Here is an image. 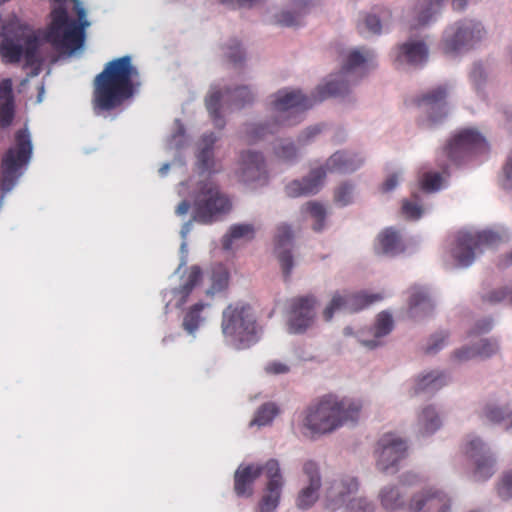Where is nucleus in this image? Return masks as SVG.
Wrapping results in <instances>:
<instances>
[{
	"label": "nucleus",
	"instance_id": "nucleus-1",
	"mask_svg": "<svg viewBox=\"0 0 512 512\" xmlns=\"http://www.w3.org/2000/svg\"><path fill=\"white\" fill-rule=\"evenodd\" d=\"M371 53L353 50L347 56L342 67L340 78L350 77L353 71L371 58ZM349 91L348 81L344 79L331 80L323 86H318L312 98L302 94L300 90H279L273 96L272 109L275 118L272 122L251 124L247 126L246 137L249 143L264 139L268 134L276 133L281 127L293 126L301 121V114L315 103L328 97L341 96Z\"/></svg>",
	"mask_w": 512,
	"mask_h": 512
},
{
	"label": "nucleus",
	"instance_id": "nucleus-2",
	"mask_svg": "<svg viewBox=\"0 0 512 512\" xmlns=\"http://www.w3.org/2000/svg\"><path fill=\"white\" fill-rule=\"evenodd\" d=\"M140 73L132 57L125 55L104 65L93 80L92 108L96 115L120 108L140 86Z\"/></svg>",
	"mask_w": 512,
	"mask_h": 512
},
{
	"label": "nucleus",
	"instance_id": "nucleus-3",
	"mask_svg": "<svg viewBox=\"0 0 512 512\" xmlns=\"http://www.w3.org/2000/svg\"><path fill=\"white\" fill-rule=\"evenodd\" d=\"M60 5L51 11L45 40L56 50L75 51L85 39V29L90 25L86 10L80 0H53Z\"/></svg>",
	"mask_w": 512,
	"mask_h": 512
},
{
	"label": "nucleus",
	"instance_id": "nucleus-4",
	"mask_svg": "<svg viewBox=\"0 0 512 512\" xmlns=\"http://www.w3.org/2000/svg\"><path fill=\"white\" fill-rule=\"evenodd\" d=\"M362 407L360 400L327 394L306 408L303 426L313 435L331 433L348 422L358 421Z\"/></svg>",
	"mask_w": 512,
	"mask_h": 512
},
{
	"label": "nucleus",
	"instance_id": "nucleus-5",
	"mask_svg": "<svg viewBox=\"0 0 512 512\" xmlns=\"http://www.w3.org/2000/svg\"><path fill=\"white\" fill-rule=\"evenodd\" d=\"M222 332L239 348L250 346L256 341V319L250 305L236 302L228 305L222 313Z\"/></svg>",
	"mask_w": 512,
	"mask_h": 512
},
{
	"label": "nucleus",
	"instance_id": "nucleus-6",
	"mask_svg": "<svg viewBox=\"0 0 512 512\" xmlns=\"http://www.w3.org/2000/svg\"><path fill=\"white\" fill-rule=\"evenodd\" d=\"M32 155V143L27 129L15 134V146L10 147L2 157L0 167V189L7 193L15 186L21 175L20 169L27 165Z\"/></svg>",
	"mask_w": 512,
	"mask_h": 512
},
{
	"label": "nucleus",
	"instance_id": "nucleus-7",
	"mask_svg": "<svg viewBox=\"0 0 512 512\" xmlns=\"http://www.w3.org/2000/svg\"><path fill=\"white\" fill-rule=\"evenodd\" d=\"M193 207V219L196 222L211 224L218 216L230 211L231 202L216 183L204 181L199 184Z\"/></svg>",
	"mask_w": 512,
	"mask_h": 512
},
{
	"label": "nucleus",
	"instance_id": "nucleus-8",
	"mask_svg": "<svg viewBox=\"0 0 512 512\" xmlns=\"http://www.w3.org/2000/svg\"><path fill=\"white\" fill-rule=\"evenodd\" d=\"M359 483L354 477L333 481L326 491L327 508L336 510L345 507L350 512H374L375 504L366 497H354Z\"/></svg>",
	"mask_w": 512,
	"mask_h": 512
},
{
	"label": "nucleus",
	"instance_id": "nucleus-9",
	"mask_svg": "<svg viewBox=\"0 0 512 512\" xmlns=\"http://www.w3.org/2000/svg\"><path fill=\"white\" fill-rule=\"evenodd\" d=\"M499 240V235L493 231L460 232L452 254L459 266L467 267L473 263L477 255L483 252L485 247L492 246Z\"/></svg>",
	"mask_w": 512,
	"mask_h": 512
},
{
	"label": "nucleus",
	"instance_id": "nucleus-10",
	"mask_svg": "<svg viewBox=\"0 0 512 512\" xmlns=\"http://www.w3.org/2000/svg\"><path fill=\"white\" fill-rule=\"evenodd\" d=\"M484 29L479 22L465 20L449 27L444 34L442 49L445 54L459 52L479 41Z\"/></svg>",
	"mask_w": 512,
	"mask_h": 512
},
{
	"label": "nucleus",
	"instance_id": "nucleus-11",
	"mask_svg": "<svg viewBox=\"0 0 512 512\" xmlns=\"http://www.w3.org/2000/svg\"><path fill=\"white\" fill-rule=\"evenodd\" d=\"M317 299L313 295L297 296L288 301V329L290 333H304L315 319Z\"/></svg>",
	"mask_w": 512,
	"mask_h": 512
},
{
	"label": "nucleus",
	"instance_id": "nucleus-12",
	"mask_svg": "<svg viewBox=\"0 0 512 512\" xmlns=\"http://www.w3.org/2000/svg\"><path fill=\"white\" fill-rule=\"evenodd\" d=\"M487 143L476 130L464 129L457 133L444 148L447 158L454 164H459L471 153L485 149Z\"/></svg>",
	"mask_w": 512,
	"mask_h": 512
},
{
	"label": "nucleus",
	"instance_id": "nucleus-13",
	"mask_svg": "<svg viewBox=\"0 0 512 512\" xmlns=\"http://www.w3.org/2000/svg\"><path fill=\"white\" fill-rule=\"evenodd\" d=\"M383 298L384 296L380 293L368 294L366 292H357L341 295L337 292L324 309L323 318L325 321H330L337 310L344 309L349 312H357L375 302L381 301Z\"/></svg>",
	"mask_w": 512,
	"mask_h": 512
},
{
	"label": "nucleus",
	"instance_id": "nucleus-14",
	"mask_svg": "<svg viewBox=\"0 0 512 512\" xmlns=\"http://www.w3.org/2000/svg\"><path fill=\"white\" fill-rule=\"evenodd\" d=\"M376 453L377 467L379 470L387 472L406 457V441L393 433H386L378 441Z\"/></svg>",
	"mask_w": 512,
	"mask_h": 512
},
{
	"label": "nucleus",
	"instance_id": "nucleus-15",
	"mask_svg": "<svg viewBox=\"0 0 512 512\" xmlns=\"http://www.w3.org/2000/svg\"><path fill=\"white\" fill-rule=\"evenodd\" d=\"M464 453L475 465L476 481H485L494 474L495 459L481 439L475 437L469 440L465 445Z\"/></svg>",
	"mask_w": 512,
	"mask_h": 512
},
{
	"label": "nucleus",
	"instance_id": "nucleus-16",
	"mask_svg": "<svg viewBox=\"0 0 512 512\" xmlns=\"http://www.w3.org/2000/svg\"><path fill=\"white\" fill-rule=\"evenodd\" d=\"M451 499L435 488L422 490L414 494L409 502L407 512H450Z\"/></svg>",
	"mask_w": 512,
	"mask_h": 512
},
{
	"label": "nucleus",
	"instance_id": "nucleus-17",
	"mask_svg": "<svg viewBox=\"0 0 512 512\" xmlns=\"http://www.w3.org/2000/svg\"><path fill=\"white\" fill-rule=\"evenodd\" d=\"M294 234L291 227L285 223L276 227L274 235V254L280 264L284 279L290 278L294 267V258L292 255Z\"/></svg>",
	"mask_w": 512,
	"mask_h": 512
},
{
	"label": "nucleus",
	"instance_id": "nucleus-18",
	"mask_svg": "<svg viewBox=\"0 0 512 512\" xmlns=\"http://www.w3.org/2000/svg\"><path fill=\"white\" fill-rule=\"evenodd\" d=\"M265 474L268 478V482L266 494L259 503V512H274L279 504L283 486V479L277 460L270 459L265 463Z\"/></svg>",
	"mask_w": 512,
	"mask_h": 512
},
{
	"label": "nucleus",
	"instance_id": "nucleus-19",
	"mask_svg": "<svg viewBox=\"0 0 512 512\" xmlns=\"http://www.w3.org/2000/svg\"><path fill=\"white\" fill-rule=\"evenodd\" d=\"M238 177L244 183H266L268 173L261 153L245 151L240 156Z\"/></svg>",
	"mask_w": 512,
	"mask_h": 512
},
{
	"label": "nucleus",
	"instance_id": "nucleus-20",
	"mask_svg": "<svg viewBox=\"0 0 512 512\" xmlns=\"http://www.w3.org/2000/svg\"><path fill=\"white\" fill-rule=\"evenodd\" d=\"M326 177V169L319 167L310 171L302 180H293L285 187L289 197L296 198L316 194Z\"/></svg>",
	"mask_w": 512,
	"mask_h": 512
},
{
	"label": "nucleus",
	"instance_id": "nucleus-21",
	"mask_svg": "<svg viewBox=\"0 0 512 512\" xmlns=\"http://www.w3.org/2000/svg\"><path fill=\"white\" fill-rule=\"evenodd\" d=\"M309 485L303 488L297 497V506L300 509L310 508L318 499V490L321 486V477L318 466L313 461H308L303 466Z\"/></svg>",
	"mask_w": 512,
	"mask_h": 512
},
{
	"label": "nucleus",
	"instance_id": "nucleus-22",
	"mask_svg": "<svg viewBox=\"0 0 512 512\" xmlns=\"http://www.w3.org/2000/svg\"><path fill=\"white\" fill-rule=\"evenodd\" d=\"M416 475H407L399 485L386 486L379 493L381 506L387 511L401 509L405 504L407 495L406 485L416 482Z\"/></svg>",
	"mask_w": 512,
	"mask_h": 512
},
{
	"label": "nucleus",
	"instance_id": "nucleus-23",
	"mask_svg": "<svg viewBox=\"0 0 512 512\" xmlns=\"http://www.w3.org/2000/svg\"><path fill=\"white\" fill-rule=\"evenodd\" d=\"M265 473L264 465L249 464L239 466L234 474V491L239 497H250L253 494V484Z\"/></svg>",
	"mask_w": 512,
	"mask_h": 512
},
{
	"label": "nucleus",
	"instance_id": "nucleus-24",
	"mask_svg": "<svg viewBox=\"0 0 512 512\" xmlns=\"http://www.w3.org/2000/svg\"><path fill=\"white\" fill-rule=\"evenodd\" d=\"M15 118V97L10 78L0 81V127H9Z\"/></svg>",
	"mask_w": 512,
	"mask_h": 512
},
{
	"label": "nucleus",
	"instance_id": "nucleus-25",
	"mask_svg": "<svg viewBox=\"0 0 512 512\" xmlns=\"http://www.w3.org/2000/svg\"><path fill=\"white\" fill-rule=\"evenodd\" d=\"M447 88L439 86L430 92L424 94L419 99V105L424 106L431 113L430 120L436 122L446 115Z\"/></svg>",
	"mask_w": 512,
	"mask_h": 512
},
{
	"label": "nucleus",
	"instance_id": "nucleus-26",
	"mask_svg": "<svg viewBox=\"0 0 512 512\" xmlns=\"http://www.w3.org/2000/svg\"><path fill=\"white\" fill-rule=\"evenodd\" d=\"M203 278L202 270L199 266H191L183 276V282L178 288L172 290L175 298V307L181 308L188 300L193 289L201 282Z\"/></svg>",
	"mask_w": 512,
	"mask_h": 512
},
{
	"label": "nucleus",
	"instance_id": "nucleus-27",
	"mask_svg": "<svg viewBox=\"0 0 512 512\" xmlns=\"http://www.w3.org/2000/svg\"><path fill=\"white\" fill-rule=\"evenodd\" d=\"M499 350L496 341L482 339L472 347H464L453 353V359L457 362L468 361L470 359L480 357L488 358L496 354Z\"/></svg>",
	"mask_w": 512,
	"mask_h": 512
},
{
	"label": "nucleus",
	"instance_id": "nucleus-28",
	"mask_svg": "<svg viewBox=\"0 0 512 512\" xmlns=\"http://www.w3.org/2000/svg\"><path fill=\"white\" fill-rule=\"evenodd\" d=\"M428 58V48L422 41H408L399 46L396 60L411 65L423 64Z\"/></svg>",
	"mask_w": 512,
	"mask_h": 512
},
{
	"label": "nucleus",
	"instance_id": "nucleus-29",
	"mask_svg": "<svg viewBox=\"0 0 512 512\" xmlns=\"http://www.w3.org/2000/svg\"><path fill=\"white\" fill-rule=\"evenodd\" d=\"M362 164V159L348 152L338 151L334 153L326 162L327 170L352 172Z\"/></svg>",
	"mask_w": 512,
	"mask_h": 512
},
{
	"label": "nucleus",
	"instance_id": "nucleus-30",
	"mask_svg": "<svg viewBox=\"0 0 512 512\" xmlns=\"http://www.w3.org/2000/svg\"><path fill=\"white\" fill-rule=\"evenodd\" d=\"M217 141L214 133L205 134L199 141L197 160L201 169L212 171L214 168L213 147Z\"/></svg>",
	"mask_w": 512,
	"mask_h": 512
},
{
	"label": "nucleus",
	"instance_id": "nucleus-31",
	"mask_svg": "<svg viewBox=\"0 0 512 512\" xmlns=\"http://www.w3.org/2000/svg\"><path fill=\"white\" fill-rule=\"evenodd\" d=\"M379 251L385 255H396L404 250L401 238L392 228L385 229L378 236Z\"/></svg>",
	"mask_w": 512,
	"mask_h": 512
},
{
	"label": "nucleus",
	"instance_id": "nucleus-32",
	"mask_svg": "<svg viewBox=\"0 0 512 512\" xmlns=\"http://www.w3.org/2000/svg\"><path fill=\"white\" fill-rule=\"evenodd\" d=\"M393 329V319L389 313L381 312L376 320L374 325V339L372 340H362L361 343L368 347L369 349H373L381 344L380 338L388 335Z\"/></svg>",
	"mask_w": 512,
	"mask_h": 512
},
{
	"label": "nucleus",
	"instance_id": "nucleus-33",
	"mask_svg": "<svg viewBox=\"0 0 512 512\" xmlns=\"http://www.w3.org/2000/svg\"><path fill=\"white\" fill-rule=\"evenodd\" d=\"M254 235L255 228L252 224H234L230 227L228 233L223 237L222 246L225 250H230L234 240H251L254 238Z\"/></svg>",
	"mask_w": 512,
	"mask_h": 512
},
{
	"label": "nucleus",
	"instance_id": "nucleus-34",
	"mask_svg": "<svg viewBox=\"0 0 512 512\" xmlns=\"http://www.w3.org/2000/svg\"><path fill=\"white\" fill-rule=\"evenodd\" d=\"M207 306L208 304L199 302L187 309L182 321V327L187 333L194 334L198 330L201 323L204 321L202 313Z\"/></svg>",
	"mask_w": 512,
	"mask_h": 512
},
{
	"label": "nucleus",
	"instance_id": "nucleus-35",
	"mask_svg": "<svg viewBox=\"0 0 512 512\" xmlns=\"http://www.w3.org/2000/svg\"><path fill=\"white\" fill-rule=\"evenodd\" d=\"M0 55L6 64L18 63L23 56V46L9 37H4L0 42Z\"/></svg>",
	"mask_w": 512,
	"mask_h": 512
},
{
	"label": "nucleus",
	"instance_id": "nucleus-36",
	"mask_svg": "<svg viewBox=\"0 0 512 512\" xmlns=\"http://www.w3.org/2000/svg\"><path fill=\"white\" fill-rule=\"evenodd\" d=\"M446 376L442 373L431 372L421 377L414 388V393L418 394L422 391L434 392L446 385Z\"/></svg>",
	"mask_w": 512,
	"mask_h": 512
},
{
	"label": "nucleus",
	"instance_id": "nucleus-37",
	"mask_svg": "<svg viewBox=\"0 0 512 512\" xmlns=\"http://www.w3.org/2000/svg\"><path fill=\"white\" fill-rule=\"evenodd\" d=\"M222 93L220 90L212 89L205 99L206 108L217 128H223L225 121L220 114Z\"/></svg>",
	"mask_w": 512,
	"mask_h": 512
},
{
	"label": "nucleus",
	"instance_id": "nucleus-38",
	"mask_svg": "<svg viewBox=\"0 0 512 512\" xmlns=\"http://www.w3.org/2000/svg\"><path fill=\"white\" fill-rule=\"evenodd\" d=\"M484 414L489 422L503 425L506 430H512V411L498 406H487Z\"/></svg>",
	"mask_w": 512,
	"mask_h": 512
},
{
	"label": "nucleus",
	"instance_id": "nucleus-39",
	"mask_svg": "<svg viewBox=\"0 0 512 512\" xmlns=\"http://www.w3.org/2000/svg\"><path fill=\"white\" fill-rule=\"evenodd\" d=\"M418 421L423 435L434 433L441 425V421L432 407L423 409Z\"/></svg>",
	"mask_w": 512,
	"mask_h": 512
},
{
	"label": "nucleus",
	"instance_id": "nucleus-40",
	"mask_svg": "<svg viewBox=\"0 0 512 512\" xmlns=\"http://www.w3.org/2000/svg\"><path fill=\"white\" fill-rule=\"evenodd\" d=\"M409 307L414 314L417 308H421L424 312H430L433 309V304L424 289L413 288L409 299Z\"/></svg>",
	"mask_w": 512,
	"mask_h": 512
},
{
	"label": "nucleus",
	"instance_id": "nucleus-41",
	"mask_svg": "<svg viewBox=\"0 0 512 512\" xmlns=\"http://www.w3.org/2000/svg\"><path fill=\"white\" fill-rule=\"evenodd\" d=\"M211 281L212 284L210 289L207 290V294H214L225 290L229 283L228 271L222 265L216 266L212 271Z\"/></svg>",
	"mask_w": 512,
	"mask_h": 512
},
{
	"label": "nucleus",
	"instance_id": "nucleus-42",
	"mask_svg": "<svg viewBox=\"0 0 512 512\" xmlns=\"http://www.w3.org/2000/svg\"><path fill=\"white\" fill-rule=\"evenodd\" d=\"M303 209L315 219L313 229L315 231H321L326 218L325 207L318 202L310 201L303 206Z\"/></svg>",
	"mask_w": 512,
	"mask_h": 512
},
{
	"label": "nucleus",
	"instance_id": "nucleus-43",
	"mask_svg": "<svg viewBox=\"0 0 512 512\" xmlns=\"http://www.w3.org/2000/svg\"><path fill=\"white\" fill-rule=\"evenodd\" d=\"M278 413L279 409L276 404L271 402L265 403L258 409L253 423L258 426L267 425L271 423Z\"/></svg>",
	"mask_w": 512,
	"mask_h": 512
},
{
	"label": "nucleus",
	"instance_id": "nucleus-44",
	"mask_svg": "<svg viewBox=\"0 0 512 512\" xmlns=\"http://www.w3.org/2000/svg\"><path fill=\"white\" fill-rule=\"evenodd\" d=\"M226 93L231 95L233 105L237 108H243L254 101V94L247 86L237 87L233 91L227 89Z\"/></svg>",
	"mask_w": 512,
	"mask_h": 512
},
{
	"label": "nucleus",
	"instance_id": "nucleus-45",
	"mask_svg": "<svg viewBox=\"0 0 512 512\" xmlns=\"http://www.w3.org/2000/svg\"><path fill=\"white\" fill-rule=\"evenodd\" d=\"M402 214L411 220H417L421 217L423 209L420 205V199L416 194L411 199H406L402 203Z\"/></svg>",
	"mask_w": 512,
	"mask_h": 512
},
{
	"label": "nucleus",
	"instance_id": "nucleus-46",
	"mask_svg": "<svg viewBox=\"0 0 512 512\" xmlns=\"http://www.w3.org/2000/svg\"><path fill=\"white\" fill-rule=\"evenodd\" d=\"M24 44L23 56L28 65H33L38 62L39 39L36 35L32 34L25 39Z\"/></svg>",
	"mask_w": 512,
	"mask_h": 512
},
{
	"label": "nucleus",
	"instance_id": "nucleus-47",
	"mask_svg": "<svg viewBox=\"0 0 512 512\" xmlns=\"http://www.w3.org/2000/svg\"><path fill=\"white\" fill-rule=\"evenodd\" d=\"M274 153L283 161H292L297 156V149L292 141L281 140L279 145L274 148Z\"/></svg>",
	"mask_w": 512,
	"mask_h": 512
},
{
	"label": "nucleus",
	"instance_id": "nucleus-48",
	"mask_svg": "<svg viewBox=\"0 0 512 512\" xmlns=\"http://www.w3.org/2000/svg\"><path fill=\"white\" fill-rule=\"evenodd\" d=\"M505 300L512 305V291L506 287L492 290L483 296V301L490 304H497Z\"/></svg>",
	"mask_w": 512,
	"mask_h": 512
},
{
	"label": "nucleus",
	"instance_id": "nucleus-49",
	"mask_svg": "<svg viewBox=\"0 0 512 512\" xmlns=\"http://www.w3.org/2000/svg\"><path fill=\"white\" fill-rule=\"evenodd\" d=\"M442 177L439 173H424L420 179L421 188L424 191L432 192L440 188Z\"/></svg>",
	"mask_w": 512,
	"mask_h": 512
},
{
	"label": "nucleus",
	"instance_id": "nucleus-50",
	"mask_svg": "<svg viewBox=\"0 0 512 512\" xmlns=\"http://www.w3.org/2000/svg\"><path fill=\"white\" fill-rule=\"evenodd\" d=\"M353 185L349 183L341 184L335 191L334 199L338 204L345 206L352 200Z\"/></svg>",
	"mask_w": 512,
	"mask_h": 512
},
{
	"label": "nucleus",
	"instance_id": "nucleus-51",
	"mask_svg": "<svg viewBox=\"0 0 512 512\" xmlns=\"http://www.w3.org/2000/svg\"><path fill=\"white\" fill-rule=\"evenodd\" d=\"M447 338H448V334L443 333V332L436 333V334L432 335L431 338L429 339V342H428L426 348H425V353L426 354L437 353L439 350H441L445 346Z\"/></svg>",
	"mask_w": 512,
	"mask_h": 512
},
{
	"label": "nucleus",
	"instance_id": "nucleus-52",
	"mask_svg": "<svg viewBox=\"0 0 512 512\" xmlns=\"http://www.w3.org/2000/svg\"><path fill=\"white\" fill-rule=\"evenodd\" d=\"M227 58L233 65L241 64L244 60V53L240 47V43L237 40H232L231 44L227 48Z\"/></svg>",
	"mask_w": 512,
	"mask_h": 512
},
{
	"label": "nucleus",
	"instance_id": "nucleus-53",
	"mask_svg": "<svg viewBox=\"0 0 512 512\" xmlns=\"http://www.w3.org/2000/svg\"><path fill=\"white\" fill-rule=\"evenodd\" d=\"M300 13H292L290 11H283L276 16V21L283 26H296L300 24Z\"/></svg>",
	"mask_w": 512,
	"mask_h": 512
},
{
	"label": "nucleus",
	"instance_id": "nucleus-54",
	"mask_svg": "<svg viewBox=\"0 0 512 512\" xmlns=\"http://www.w3.org/2000/svg\"><path fill=\"white\" fill-rule=\"evenodd\" d=\"M498 494L502 499H509L512 497V471L506 473L500 484L498 485Z\"/></svg>",
	"mask_w": 512,
	"mask_h": 512
},
{
	"label": "nucleus",
	"instance_id": "nucleus-55",
	"mask_svg": "<svg viewBox=\"0 0 512 512\" xmlns=\"http://www.w3.org/2000/svg\"><path fill=\"white\" fill-rule=\"evenodd\" d=\"M265 371L273 375L285 374L289 371V366L279 361H272L265 366Z\"/></svg>",
	"mask_w": 512,
	"mask_h": 512
},
{
	"label": "nucleus",
	"instance_id": "nucleus-56",
	"mask_svg": "<svg viewBox=\"0 0 512 512\" xmlns=\"http://www.w3.org/2000/svg\"><path fill=\"white\" fill-rule=\"evenodd\" d=\"M366 29L373 34H379L381 31L380 20L374 15H367L364 20Z\"/></svg>",
	"mask_w": 512,
	"mask_h": 512
},
{
	"label": "nucleus",
	"instance_id": "nucleus-57",
	"mask_svg": "<svg viewBox=\"0 0 512 512\" xmlns=\"http://www.w3.org/2000/svg\"><path fill=\"white\" fill-rule=\"evenodd\" d=\"M321 132V127L319 125L311 126L305 129L302 134L299 136V142L306 143L316 135Z\"/></svg>",
	"mask_w": 512,
	"mask_h": 512
},
{
	"label": "nucleus",
	"instance_id": "nucleus-58",
	"mask_svg": "<svg viewBox=\"0 0 512 512\" xmlns=\"http://www.w3.org/2000/svg\"><path fill=\"white\" fill-rule=\"evenodd\" d=\"M470 77H471L472 81L474 82L475 86L479 87L481 82L485 78L484 77V69L481 64L474 65V67L471 71Z\"/></svg>",
	"mask_w": 512,
	"mask_h": 512
},
{
	"label": "nucleus",
	"instance_id": "nucleus-59",
	"mask_svg": "<svg viewBox=\"0 0 512 512\" xmlns=\"http://www.w3.org/2000/svg\"><path fill=\"white\" fill-rule=\"evenodd\" d=\"M398 184L397 174L390 175L381 186L382 192L392 191Z\"/></svg>",
	"mask_w": 512,
	"mask_h": 512
},
{
	"label": "nucleus",
	"instance_id": "nucleus-60",
	"mask_svg": "<svg viewBox=\"0 0 512 512\" xmlns=\"http://www.w3.org/2000/svg\"><path fill=\"white\" fill-rule=\"evenodd\" d=\"M504 173L506 177V188H512V156H510L507 160V163L504 167Z\"/></svg>",
	"mask_w": 512,
	"mask_h": 512
},
{
	"label": "nucleus",
	"instance_id": "nucleus-61",
	"mask_svg": "<svg viewBox=\"0 0 512 512\" xmlns=\"http://www.w3.org/2000/svg\"><path fill=\"white\" fill-rule=\"evenodd\" d=\"M189 209H190V203L187 200H183L178 204V206L176 208V214L179 216H183V215L187 214Z\"/></svg>",
	"mask_w": 512,
	"mask_h": 512
},
{
	"label": "nucleus",
	"instance_id": "nucleus-62",
	"mask_svg": "<svg viewBox=\"0 0 512 512\" xmlns=\"http://www.w3.org/2000/svg\"><path fill=\"white\" fill-rule=\"evenodd\" d=\"M467 4V0H452V5L454 9L462 10L465 8Z\"/></svg>",
	"mask_w": 512,
	"mask_h": 512
},
{
	"label": "nucleus",
	"instance_id": "nucleus-63",
	"mask_svg": "<svg viewBox=\"0 0 512 512\" xmlns=\"http://www.w3.org/2000/svg\"><path fill=\"white\" fill-rule=\"evenodd\" d=\"M509 264H512V251L505 256V258L503 259L502 263H501V266L505 267Z\"/></svg>",
	"mask_w": 512,
	"mask_h": 512
},
{
	"label": "nucleus",
	"instance_id": "nucleus-64",
	"mask_svg": "<svg viewBox=\"0 0 512 512\" xmlns=\"http://www.w3.org/2000/svg\"><path fill=\"white\" fill-rule=\"evenodd\" d=\"M490 328H491V322L490 321H485L480 330L482 332H486V331L490 330Z\"/></svg>",
	"mask_w": 512,
	"mask_h": 512
}]
</instances>
